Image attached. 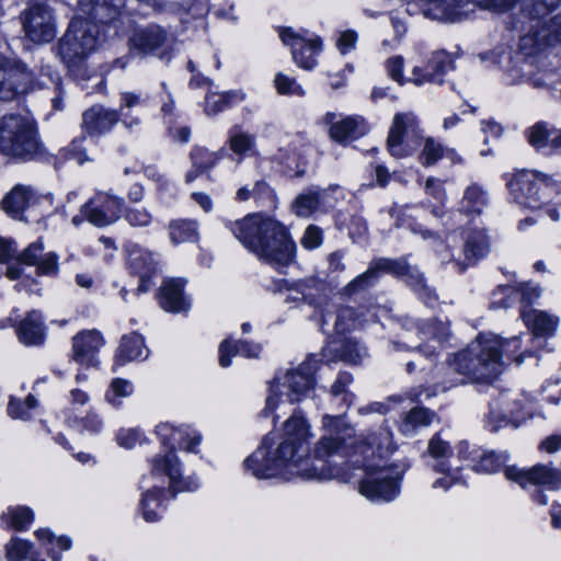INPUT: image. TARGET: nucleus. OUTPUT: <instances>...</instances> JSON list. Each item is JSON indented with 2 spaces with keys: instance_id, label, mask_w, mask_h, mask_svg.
Listing matches in <instances>:
<instances>
[{
  "instance_id": "obj_1",
  "label": "nucleus",
  "mask_w": 561,
  "mask_h": 561,
  "mask_svg": "<svg viewBox=\"0 0 561 561\" xmlns=\"http://www.w3.org/2000/svg\"><path fill=\"white\" fill-rule=\"evenodd\" d=\"M321 435L310 447L314 434L301 411L286 419L278 432L264 436L260 446L243 461L244 470L260 480L282 478L289 480L345 479L341 469L330 463L333 456H348L357 443L356 430L343 414H323Z\"/></svg>"
},
{
  "instance_id": "obj_2",
  "label": "nucleus",
  "mask_w": 561,
  "mask_h": 561,
  "mask_svg": "<svg viewBox=\"0 0 561 561\" xmlns=\"http://www.w3.org/2000/svg\"><path fill=\"white\" fill-rule=\"evenodd\" d=\"M356 439H364L362 445L357 443L348 456L351 462L360 467L365 476L359 482V493L371 502H391L400 494V485L403 470L397 466H381L376 459L381 460L394 450L392 433L387 426L366 435L357 434Z\"/></svg>"
},
{
  "instance_id": "obj_3",
  "label": "nucleus",
  "mask_w": 561,
  "mask_h": 561,
  "mask_svg": "<svg viewBox=\"0 0 561 561\" xmlns=\"http://www.w3.org/2000/svg\"><path fill=\"white\" fill-rule=\"evenodd\" d=\"M520 350L518 336L502 340L494 333H480L467 347L459 352L461 368L469 382L490 385L503 373L504 359L520 365L530 352L517 354Z\"/></svg>"
},
{
  "instance_id": "obj_4",
  "label": "nucleus",
  "mask_w": 561,
  "mask_h": 561,
  "mask_svg": "<svg viewBox=\"0 0 561 561\" xmlns=\"http://www.w3.org/2000/svg\"><path fill=\"white\" fill-rule=\"evenodd\" d=\"M231 231L247 249L275 268L287 266L294 259V241L286 228L271 217L249 215L236 221Z\"/></svg>"
},
{
  "instance_id": "obj_5",
  "label": "nucleus",
  "mask_w": 561,
  "mask_h": 561,
  "mask_svg": "<svg viewBox=\"0 0 561 561\" xmlns=\"http://www.w3.org/2000/svg\"><path fill=\"white\" fill-rule=\"evenodd\" d=\"M185 426L184 424L175 426L169 422H162L154 430L161 445L169 447V450L152 457L150 460L151 477L162 484H168L172 492H195L201 488V480L197 476L183 474V463L175 451L181 437L185 434Z\"/></svg>"
},
{
  "instance_id": "obj_6",
  "label": "nucleus",
  "mask_w": 561,
  "mask_h": 561,
  "mask_svg": "<svg viewBox=\"0 0 561 561\" xmlns=\"http://www.w3.org/2000/svg\"><path fill=\"white\" fill-rule=\"evenodd\" d=\"M507 186L515 202L524 207H546L553 221L561 218V184L553 176L534 170L516 172Z\"/></svg>"
},
{
  "instance_id": "obj_7",
  "label": "nucleus",
  "mask_w": 561,
  "mask_h": 561,
  "mask_svg": "<svg viewBox=\"0 0 561 561\" xmlns=\"http://www.w3.org/2000/svg\"><path fill=\"white\" fill-rule=\"evenodd\" d=\"M78 3L83 15L72 19L58 45V55L69 68L79 65L103 43L104 36L101 32V24L108 28L113 27L115 35L119 34L117 20L102 22L94 14L84 12L79 1Z\"/></svg>"
},
{
  "instance_id": "obj_8",
  "label": "nucleus",
  "mask_w": 561,
  "mask_h": 561,
  "mask_svg": "<svg viewBox=\"0 0 561 561\" xmlns=\"http://www.w3.org/2000/svg\"><path fill=\"white\" fill-rule=\"evenodd\" d=\"M317 369L318 359L311 355L297 368L277 374L268 387L264 415L274 413L282 404H291L307 397L313 387V374Z\"/></svg>"
},
{
  "instance_id": "obj_9",
  "label": "nucleus",
  "mask_w": 561,
  "mask_h": 561,
  "mask_svg": "<svg viewBox=\"0 0 561 561\" xmlns=\"http://www.w3.org/2000/svg\"><path fill=\"white\" fill-rule=\"evenodd\" d=\"M37 149L34 122L28 115L8 114L0 118V150L4 154L28 158Z\"/></svg>"
},
{
  "instance_id": "obj_10",
  "label": "nucleus",
  "mask_w": 561,
  "mask_h": 561,
  "mask_svg": "<svg viewBox=\"0 0 561 561\" xmlns=\"http://www.w3.org/2000/svg\"><path fill=\"white\" fill-rule=\"evenodd\" d=\"M535 402L525 393L503 392L492 400L486 416V426L496 432L503 426L513 424L519 426L522 422L533 416Z\"/></svg>"
},
{
  "instance_id": "obj_11",
  "label": "nucleus",
  "mask_w": 561,
  "mask_h": 561,
  "mask_svg": "<svg viewBox=\"0 0 561 561\" xmlns=\"http://www.w3.org/2000/svg\"><path fill=\"white\" fill-rule=\"evenodd\" d=\"M422 139L423 130L413 112L397 113L393 116L387 138V148L392 157L405 158L413 154Z\"/></svg>"
},
{
  "instance_id": "obj_12",
  "label": "nucleus",
  "mask_w": 561,
  "mask_h": 561,
  "mask_svg": "<svg viewBox=\"0 0 561 561\" xmlns=\"http://www.w3.org/2000/svg\"><path fill=\"white\" fill-rule=\"evenodd\" d=\"M381 271L392 273L397 276H403L411 273V278L415 279L412 285L421 295L424 294L426 296L425 302L433 306L436 301V296L432 295V291L425 285L421 274L414 275L411 266H409L404 261L391 259H379L375 261L365 273L358 275L345 286V293L354 294L367 288L377 279L378 273Z\"/></svg>"
},
{
  "instance_id": "obj_13",
  "label": "nucleus",
  "mask_w": 561,
  "mask_h": 561,
  "mask_svg": "<svg viewBox=\"0 0 561 561\" xmlns=\"http://www.w3.org/2000/svg\"><path fill=\"white\" fill-rule=\"evenodd\" d=\"M278 35L284 45L290 47L293 61L304 70H312L317 67V57L322 51L320 36L300 28L280 27Z\"/></svg>"
},
{
  "instance_id": "obj_14",
  "label": "nucleus",
  "mask_w": 561,
  "mask_h": 561,
  "mask_svg": "<svg viewBox=\"0 0 561 561\" xmlns=\"http://www.w3.org/2000/svg\"><path fill=\"white\" fill-rule=\"evenodd\" d=\"M448 337L449 330L445 323L425 321L420 324L411 323V328L402 335L401 344L411 350H420L426 357H431L442 350Z\"/></svg>"
},
{
  "instance_id": "obj_15",
  "label": "nucleus",
  "mask_w": 561,
  "mask_h": 561,
  "mask_svg": "<svg viewBox=\"0 0 561 561\" xmlns=\"http://www.w3.org/2000/svg\"><path fill=\"white\" fill-rule=\"evenodd\" d=\"M427 454L435 460L434 471L444 474L433 482V489L447 491L453 485L462 483L461 467L454 466L453 449L449 443L442 438L440 434H435L430 439Z\"/></svg>"
},
{
  "instance_id": "obj_16",
  "label": "nucleus",
  "mask_w": 561,
  "mask_h": 561,
  "mask_svg": "<svg viewBox=\"0 0 561 561\" xmlns=\"http://www.w3.org/2000/svg\"><path fill=\"white\" fill-rule=\"evenodd\" d=\"M58 259L55 252H45L42 240H37L24 249L14 263L5 267L3 273L11 280L18 279L22 273L20 264L23 263L36 266L39 275L55 276L59 272Z\"/></svg>"
},
{
  "instance_id": "obj_17",
  "label": "nucleus",
  "mask_w": 561,
  "mask_h": 561,
  "mask_svg": "<svg viewBox=\"0 0 561 561\" xmlns=\"http://www.w3.org/2000/svg\"><path fill=\"white\" fill-rule=\"evenodd\" d=\"M124 201L110 193H96L81 207V217L75 216L72 224L78 226L83 218L98 227L114 224L121 217Z\"/></svg>"
},
{
  "instance_id": "obj_18",
  "label": "nucleus",
  "mask_w": 561,
  "mask_h": 561,
  "mask_svg": "<svg viewBox=\"0 0 561 561\" xmlns=\"http://www.w3.org/2000/svg\"><path fill=\"white\" fill-rule=\"evenodd\" d=\"M506 479L526 489L530 485L545 486L550 491L561 489V469L551 465L537 463L528 469L508 466L504 470Z\"/></svg>"
},
{
  "instance_id": "obj_19",
  "label": "nucleus",
  "mask_w": 561,
  "mask_h": 561,
  "mask_svg": "<svg viewBox=\"0 0 561 561\" xmlns=\"http://www.w3.org/2000/svg\"><path fill=\"white\" fill-rule=\"evenodd\" d=\"M22 24L26 37L37 44L50 42L56 35L53 12L42 3L31 4L22 13Z\"/></svg>"
},
{
  "instance_id": "obj_20",
  "label": "nucleus",
  "mask_w": 561,
  "mask_h": 561,
  "mask_svg": "<svg viewBox=\"0 0 561 561\" xmlns=\"http://www.w3.org/2000/svg\"><path fill=\"white\" fill-rule=\"evenodd\" d=\"M32 73L16 60L0 57V100L12 101L31 89Z\"/></svg>"
},
{
  "instance_id": "obj_21",
  "label": "nucleus",
  "mask_w": 561,
  "mask_h": 561,
  "mask_svg": "<svg viewBox=\"0 0 561 561\" xmlns=\"http://www.w3.org/2000/svg\"><path fill=\"white\" fill-rule=\"evenodd\" d=\"M561 42V15L554 16L549 24L537 21L531 30L519 41L520 50L531 56L549 45Z\"/></svg>"
},
{
  "instance_id": "obj_22",
  "label": "nucleus",
  "mask_w": 561,
  "mask_h": 561,
  "mask_svg": "<svg viewBox=\"0 0 561 561\" xmlns=\"http://www.w3.org/2000/svg\"><path fill=\"white\" fill-rule=\"evenodd\" d=\"M104 345L102 334L96 330L79 332L72 339V359L87 367H95L99 364L98 353Z\"/></svg>"
},
{
  "instance_id": "obj_23",
  "label": "nucleus",
  "mask_w": 561,
  "mask_h": 561,
  "mask_svg": "<svg viewBox=\"0 0 561 561\" xmlns=\"http://www.w3.org/2000/svg\"><path fill=\"white\" fill-rule=\"evenodd\" d=\"M127 264L131 273L139 276L137 290L146 293L151 287V276L157 272V261L153 254L138 245L128 250Z\"/></svg>"
},
{
  "instance_id": "obj_24",
  "label": "nucleus",
  "mask_w": 561,
  "mask_h": 561,
  "mask_svg": "<svg viewBox=\"0 0 561 561\" xmlns=\"http://www.w3.org/2000/svg\"><path fill=\"white\" fill-rule=\"evenodd\" d=\"M524 76L534 88L538 89H554L561 81V68L547 62L543 59L539 60L538 66H534L530 61H525L523 65Z\"/></svg>"
},
{
  "instance_id": "obj_25",
  "label": "nucleus",
  "mask_w": 561,
  "mask_h": 561,
  "mask_svg": "<svg viewBox=\"0 0 561 561\" xmlns=\"http://www.w3.org/2000/svg\"><path fill=\"white\" fill-rule=\"evenodd\" d=\"M462 360H460L459 353H457L451 360L440 364L434 368L433 379L437 391H446L454 387L468 382L461 368Z\"/></svg>"
},
{
  "instance_id": "obj_26",
  "label": "nucleus",
  "mask_w": 561,
  "mask_h": 561,
  "mask_svg": "<svg viewBox=\"0 0 561 561\" xmlns=\"http://www.w3.org/2000/svg\"><path fill=\"white\" fill-rule=\"evenodd\" d=\"M300 147L301 138L299 136H287L280 140L277 150L271 154V158L277 163L283 164L287 171H293L296 175L304 174Z\"/></svg>"
},
{
  "instance_id": "obj_27",
  "label": "nucleus",
  "mask_w": 561,
  "mask_h": 561,
  "mask_svg": "<svg viewBox=\"0 0 561 561\" xmlns=\"http://www.w3.org/2000/svg\"><path fill=\"white\" fill-rule=\"evenodd\" d=\"M184 280L170 278L163 282L159 294V304L162 309L169 312L186 311L191 304L183 293Z\"/></svg>"
},
{
  "instance_id": "obj_28",
  "label": "nucleus",
  "mask_w": 561,
  "mask_h": 561,
  "mask_svg": "<svg viewBox=\"0 0 561 561\" xmlns=\"http://www.w3.org/2000/svg\"><path fill=\"white\" fill-rule=\"evenodd\" d=\"M520 317L524 323L529 328L535 339L552 336L558 328L559 318L538 309H523Z\"/></svg>"
},
{
  "instance_id": "obj_29",
  "label": "nucleus",
  "mask_w": 561,
  "mask_h": 561,
  "mask_svg": "<svg viewBox=\"0 0 561 561\" xmlns=\"http://www.w3.org/2000/svg\"><path fill=\"white\" fill-rule=\"evenodd\" d=\"M118 113L94 105L83 113V128L90 135H101L108 131L118 121Z\"/></svg>"
},
{
  "instance_id": "obj_30",
  "label": "nucleus",
  "mask_w": 561,
  "mask_h": 561,
  "mask_svg": "<svg viewBox=\"0 0 561 561\" xmlns=\"http://www.w3.org/2000/svg\"><path fill=\"white\" fill-rule=\"evenodd\" d=\"M168 39L167 32L158 25L137 30L130 37V46L140 54H151L162 47Z\"/></svg>"
},
{
  "instance_id": "obj_31",
  "label": "nucleus",
  "mask_w": 561,
  "mask_h": 561,
  "mask_svg": "<svg viewBox=\"0 0 561 561\" xmlns=\"http://www.w3.org/2000/svg\"><path fill=\"white\" fill-rule=\"evenodd\" d=\"M423 140V147L419 156V161L424 167L434 165L438 160L445 158L451 164L462 163L461 156L454 149L445 147L433 137H426Z\"/></svg>"
},
{
  "instance_id": "obj_32",
  "label": "nucleus",
  "mask_w": 561,
  "mask_h": 561,
  "mask_svg": "<svg viewBox=\"0 0 561 561\" xmlns=\"http://www.w3.org/2000/svg\"><path fill=\"white\" fill-rule=\"evenodd\" d=\"M147 356L148 350L141 335L137 333L124 335L116 352L113 370H116L117 367L129 362L145 359Z\"/></svg>"
},
{
  "instance_id": "obj_33",
  "label": "nucleus",
  "mask_w": 561,
  "mask_h": 561,
  "mask_svg": "<svg viewBox=\"0 0 561 561\" xmlns=\"http://www.w3.org/2000/svg\"><path fill=\"white\" fill-rule=\"evenodd\" d=\"M261 353V346L248 341L224 340L219 345V364L221 367L231 365V357L239 354L248 358H256Z\"/></svg>"
},
{
  "instance_id": "obj_34",
  "label": "nucleus",
  "mask_w": 561,
  "mask_h": 561,
  "mask_svg": "<svg viewBox=\"0 0 561 561\" xmlns=\"http://www.w3.org/2000/svg\"><path fill=\"white\" fill-rule=\"evenodd\" d=\"M367 356L366 348L356 341H346L341 350L335 342L329 343L323 350V357L328 362L341 358L350 364H360Z\"/></svg>"
},
{
  "instance_id": "obj_35",
  "label": "nucleus",
  "mask_w": 561,
  "mask_h": 561,
  "mask_svg": "<svg viewBox=\"0 0 561 561\" xmlns=\"http://www.w3.org/2000/svg\"><path fill=\"white\" fill-rule=\"evenodd\" d=\"M33 198V193L27 187L15 186L3 197L1 207L12 218L21 220Z\"/></svg>"
},
{
  "instance_id": "obj_36",
  "label": "nucleus",
  "mask_w": 561,
  "mask_h": 561,
  "mask_svg": "<svg viewBox=\"0 0 561 561\" xmlns=\"http://www.w3.org/2000/svg\"><path fill=\"white\" fill-rule=\"evenodd\" d=\"M18 337L25 345H38L45 339L42 316L37 311L30 312L18 327Z\"/></svg>"
},
{
  "instance_id": "obj_37",
  "label": "nucleus",
  "mask_w": 561,
  "mask_h": 561,
  "mask_svg": "<svg viewBox=\"0 0 561 561\" xmlns=\"http://www.w3.org/2000/svg\"><path fill=\"white\" fill-rule=\"evenodd\" d=\"M34 520V512L25 505H11L0 515L1 527L24 531Z\"/></svg>"
},
{
  "instance_id": "obj_38",
  "label": "nucleus",
  "mask_w": 561,
  "mask_h": 561,
  "mask_svg": "<svg viewBox=\"0 0 561 561\" xmlns=\"http://www.w3.org/2000/svg\"><path fill=\"white\" fill-rule=\"evenodd\" d=\"M367 126L360 117H345L331 124L330 136L339 142H344L350 139L358 138L365 135Z\"/></svg>"
},
{
  "instance_id": "obj_39",
  "label": "nucleus",
  "mask_w": 561,
  "mask_h": 561,
  "mask_svg": "<svg viewBox=\"0 0 561 561\" xmlns=\"http://www.w3.org/2000/svg\"><path fill=\"white\" fill-rule=\"evenodd\" d=\"M323 190L308 188L300 193L291 204L293 213L298 217H309L320 210L324 202Z\"/></svg>"
},
{
  "instance_id": "obj_40",
  "label": "nucleus",
  "mask_w": 561,
  "mask_h": 561,
  "mask_svg": "<svg viewBox=\"0 0 561 561\" xmlns=\"http://www.w3.org/2000/svg\"><path fill=\"white\" fill-rule=\"evenodd\" d=\"M66 423L69 427L81 432L89 433L91 435H98L104 430V420L94 410L87 412L84 416L72 414L71 411H67Z\"/></svg>"
},
{
  "instance_id": "obj_41",
  "label": "nucleus",
  "mask_w": 561,
  "mask_h": 561,
  "mask_svg": "<svg viewBox=\"0 0 561 561\" xmlns=\"http://www.w3.org/2000/svg\"><path fill=\"white\" fill-rule=\"evenodd\" d=\"M489 251V242L484 232L476 231L467 238L463 253L467 263L456 262V266L459 272H463L466 267L473 264L481 257H484Z\"/></svg>"
},
{
  "instance_id": "obj_42",
  "label": "nucleus",
  "mask_w": 561,
  "mask_h": 561,
  "mask_svg": "<svg viewBox=\"0 0 561 561\" xmlns=\"http://www.w3.org/2000/svg\"><path fill=\"white\" fill-rule=\"evenodd\" d=\"M164 485L159 488H153L146 491L142 494L140 501L141 514L142 517L150 523L157 522L161 518L163 508V500H164Z\"/></svg>"
},
{
  "instance_id": "obj_43",
  "label": "nucleus",
  "mask_w": 561,
  "mask_h": 561,
  "mask_svg": "<svg viewBox=\"0 0 561 561\" xmlns=\"http://www.w3.org/2000/svg\"><path fill=\"white\" fill-rule=\"evenodd\" d=\"M79 2L84 12L94 14L102 22L107 20L119 21L121 0H79Z\"/></svg>"
},
{
  "instance_id": "obj_44",
  "label": "nucleus",
  "mask_w": 561,
  "mask_h": 561,
  "mask_svg": "<svg viewBox=\"0 0 561 561\" xmlns=\"http://www.w3.org/2000/svg\"><path fill=\"white\" fill-rule=\"evenodd\" d=\"M435 416V413L427 409L414 408L405 414L399 425V431L405 436H413L419 430L428 426Z\"/></svg>"
},
{
  "instance_id": "obj_45",
  "label": "nucleus",
  "mask_w": 561,
  "mask_h": 561,
  "mask_svg": "<svg viewBox=\"0 0 561 561\" xmlns=\"http://www.w3.org/2000/svg\"><path fill=\"white\" fill-rule=\"evenodd\" d=\"M488 204L486 192L478 184H471L463 191L459 210L472 215L480 214Z\"/></svg>"
},
{
  "instance_id": "obj_46",
  "label": "nucleus",
  "mask_w": 561,
  "mask_h": 561,
  "mask_svg": "<svg viewBox=\"0 0 561 561\" xmlns=\"http://www.w3.org/2000/svg\"><path fill=\"white\" fill-rule=\"evenodd\" d=\"M35 536L51 557L53 561H59V552L71 548V539L65 536L56 537L49 529L41 528L35 531Z\"/></svg>"
},
{
  "instance_id": "obj_47",
  "label": "nucleus",
  "mask_w": 561,
  "mask_h": 561,
  "mask_svg": "<svg viewBox=\"0 0 561 561\" xmlns=\"http://www.w3.org/2000/svg\"><path fill=\"white\" fill-rule=\"evenodd\" d=\"M244 98L245 94L242 91L211 92L206 95L205 111L208 115H215L231 105L242 102Z\"/></svg>"
},
{
  "instance_id": "obj_48",
  "label": "nucleus",
  "mask_w": 561,
  "mask_h": 561,
  "mask_svg": "<svg viewBox=\"0 0 561 561\" xmlns=\"http://www.w3.org/2000/svg\"><path fill=\"white\" fill-rule=\"evenodd\" d=\"M332 319L334 320V329L337 333H344L362 327L365 322L351 307L339 308L336 314H325L323 321L330 322Z\"/></svg>"
},
{
  "instance_id": "obj_49",
  "label": "nucleus",
  "mask_w": 561,
  "mask_h": 561,
  "mask_svg": "<svg viewBox=\"0 0 561 561\" xmlns=\"http://www.w3.org/2000/svg\"><path fill=\"white\" fill-rule=\"evenodd\" d=\"M134 393V385L124 378H114L105 391L104 399L113 408H121L123 400Z\"/></svg>"
},
{
  "instance_id": "obj_50",
  "label": "nucleus",
  "mask_w": 561,
  "mask_h": 561,
  "mask_svg": "<svg viewBox=\"0 0 561 561\" xmlns=\"http://www.w3.org/2000/svg\"><path fill=\"white\" fill-rule=\"evenodd\" d=\"M5 552L9 561H37L38 557L34 546L21 538H12L5 546Z\"/></svg>"
},
{
  "instance_id": "obj_51",
  "label": "nucleus",
  "mask_w": 561,
  "mask_h": 561,
  "mask_svg": "<svg viewBox=\"0 0 561 561\" xmlns=\"http://www.w3.org/2000/svg\"><path fill=\"white\" fill-rule=\"evenodd\" d=\"M170 239L174 244L197 240V226L193 220H174L169 225Z\"/></svg>"
},
{
  "instance_id": "obj_52",
  "label": "nucleus",
  "mask_w": 561,
  "mask_h": 561,
  "mask_svg": "<svg viewBox=\"0 0 561 561\" xmlns=\"http://www.w3.org/2000/svg\"><path fill=\"white\" fill-rule=\"evenodd\" d=\"M552 126L546 123H537L528 129L527 138L529 144L539 152L546 153L553 131Z\"/></svg>"
},
{
  "instance_id": "obj_53",
  "label": "nucleus",
  "mask_w": 561,
  "mask_h": 561,
  "mask_svg": "<svg viewBox=\"0 0 561 561\" xmlns=\"http://www.w3.org/2000/svg\"><path fill=\"white\" fill-rule=\"evenodd\" d=\"M507 460L508 455L505 453L495 454L482 449V455L479 456L477 465H473V471L478 473H494L503 468Z\"/></svg>"
},
{
  "instance_id": "obj_54",
  "label": "nucleus",
  "mask_w": 561,
  "mask_h": 561,
  "mask_svg": "<svg viewBox=\"0 0 561 561\" xmlns=\"http://www.w3.org/2000/svg\"><path fill=\"white\" fill-rule=\"evenodd\" d=\"M37 405L38 402L32 394H28L24 402L11 397L7 413L11 419L27 421L32 417V412L37 408Z\"/></svg>"
},
{
  "instance_id": "obj_55",
  "label": "nucleus",
  "mask_w": 561,
  "mask_h": 561,
  "mask_svg": "<svg viewBox=\"0 0 561 561\" xmlns=\"http://www.w3.org/2000/svg\"><path fill=\"white\" fill-rule=\"evenodd\" d=\"M513 291L520 297L523 302L527 305L533 304L541 296L540 287L530 283L519 284L516 288H513L512 286H501L499 287L497 291L494 293V296H508Z\"/></svg>"
},
{
  "instance_id": "obj_56",
  "label": "nucleus",
  "mask_w": 561,
  "mask_h": 561,
  "mask_svg": "<svg viewBox=\"0 0 561 561\" xmlns=\"http://www.w3.org/2000/svg\"><path fill=\"white\" fill-rule=\"evenodd\" d=\"M430 75H434L432 83H442L443 76L453 69V60L445 51L434 53L427 62Z\"/></svg>"
},
{
  "instance_id": "obj_57",
  "label": "nucleus",
  "mask_w": 561,
  "mask_h": 561,
  "mask_svg": "<svg viewBox=\"0 0 561 561\" xmlns=\"http://www.w3.org/2000/svg\"><path fill=\"white\" fill-rule=\"evenodd\" d=\"M274 87L278 94L290 96H305L306 91L300 83L293 77L283 72H277L274 77Z\"/></svg>"
},
{
  "instance_id": "obj_58",
  "label": "nucleus",
  "mask_w": 561,
  "mask_h": 561,
  "mask_svg": "<svg viewBox=\"0 0 561 561\" xmlns=\"http://www.w3.org/2000/svg\"><path fill=\"white\" fill-rule=\"evenodd\" d=\"M229 146L234 153L243 154L253 149L254 138L253 136L234 128L229 133Z\"/></svg>"
},
{
  "instance_id": "obj_59",
  "label": "nucleus",
  "mask_w": 561,
  "mask_h": 561,
  "mask_svg": "<svg viewBox=\"0 0 561 561\" xmlns=\"http://www.w3.org/2000/svg\"><path fill=\"white\" fill-rule=\"evenodd\" d=\"M353 377L348 373H341L337 379L331 387V393L333 397H342L345 409L347 410L354 401V394L346 390V387L351 385Z\"/></svg>"
},
{
  "instance_id": "obj_60",
  "label": "nucleus",
  "mask_w": 561,
  "mask_h": 561,
  "mask_svg": "<svg viewBox=\"0 0 561 561\" xmlns=\"http://www.w3.org/2000/svg\"><path fill=\"white\" fill-rule=\"evenodd\" d=\"M457 451V460L462 465L471 468L473 470V465H477V460L479 456L482 455V448L470 445L468 442L462 440L459 442L456 446Z\"/></svg>"
},
{
  "instance_id": "obj_61",
  "label": "nucleus",
  "mask_w": 561,
  "mask_h": 561,
  "mask_svg": "<svg viewBox=\"0 0 561 561\" xmlns=\"http://www.w3.org/2000/svg\"><path fill=\"white\" fill-rule=\"evenodd\" d=\"M145 440V434L139 427L121 428L116 434L117 444L125 449H131Z\"/></svg>"
},
{
  "instance_id": "obj_62",
  "label": "nucleus",
  "mask_w": 561,
  "mask_h": 561,
  "mask_svg": "<svg viewBox=\"0 0 561 561\" xmlns=\"http://www.w3.org/2000/svg\"><path fill=\"white\" fill-rule=\"evenodd\" d=\"M191 157L193 167L198 169L201 172H205L213 168L219 159L215 152H211L205 148H195L192 151Z\"/></svg>"
},
{
  "instance_id": "obj_63",
  "label": "nucleus",
  "mask_w": 561,
  "mask_h": 561,
  "mask_svg": "<svg viewBox=\"0 0 561 561\" xmlns=\"http://www.w3.org/2000/svg\"><path fill=\"white\" fill-rule=\"evenodd\" d=\"M185 434L181 437L178 447L186 453L198 454L203 442L202 434L190 425L185 426Z\"/></svg>"
},
{
  "instance_id": "obj_64",
  "label": "nucleus",
  "mask_w": 561,
  "mask_h": 561,
  "mask_svg": "<svg viewBox=\"0 0 561 561\" xmlns=\"http://www.w3.org/2000/svg\"><path fill=\"white\" fill-rule=\"evenodd\" d=\"M66 399H67L68 407L62 412L65 421H66L67 411H71L72 414H78L77 413L78 410L81 407L87 405L90 402L91 397L87 391L76 387V388H72L69 390Z\"/></svg>"
}]
</instances>
